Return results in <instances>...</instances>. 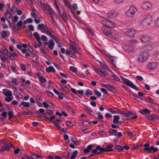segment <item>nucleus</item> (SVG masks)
<instances>
[{
	"label": "nucleus",
	"mask_w": 159,
	"mask_h": 159,
	"mask_svg": "<svg viewBox=\"0 0 159 159\" xmlns=\"http://www.w3.org/2000/svg\"><path fill=\"white\" fill-rule=\"evenodd\" d=\"M144 147L143 149L145 152H147L149 153H152V152H155L158 151L157 147H154L153 146H150L149 143H146L143 145Z\"/></svg>",
	"instance_id": "1"
},
{
	"label": "nucleus",
	"mask_w": 159,
	"mask_h": 159,
	"mask_svg": "<svg viewBox=\"0 0 159 159\" xmlns=\"http://www.w3.org/2000/svg\"><path fill=\"white\" fill-rule=\"evenodd\" d=\"M120 78L122 80V82L125 84L129 86L132 89L136 90H138V89L136 86L132 82L130 81L128 79H126L122 76H120Z\"/></svg>",
	"instance_id": "2"
},
{
	"label": "nucleus",
	"mask_w": 159,
	"mask_h": 159,
	"mask_svg": "<svg viewBox=\"0 0 159 159\" xmlns=\"http://www.w3.org/2000/svg\"><path fill=\"white\" fill-rule=\"evenodd\" d=\"M101 23L105 27L108 28L109 29L113 28L116 26L114 22L107 20H102Z\"/></svg>",
	"instance_id": "3"
},
{
	"label": "nucleus",
	"mask_w": 159,
	"mask_h": 159,
	"mask_svg": "<svg viewBox=\"0 0 159 159\" xmlns=\"http://www.w3.org/2000/svg\"><path fill=\"white\" fill-rule=\"evenodd\" d=\"M152 20V18L150 14L147 15L143 18L142 24L143 25H149Z\"/></svg>",
	"instance_id": "4"
},
{
	"label": "nucleus",
	"mask_w": 159,
	"mask_h": 159,
	"mask_svg": "<svg viewBox=\"0 0 159 159\" xmlns=\"http://www.w3.org/2000/svg\"><path fill=\"white\" fill-rule=\"evenodd\" d=\"M137 11V9L136 7L134 6H131L126 12V15L128 16L131 17L135 14Z\"/></svg>",
	"instance_id": "5"
},
{
	"label": "nucleus",
	"mask_w": 159,
	"mask_h": 159,
	"mask_svg": "<svg viewBox=\"0 0 159 159\" xmlns=\"http://www.w3.org/2000/svg\"><path fill=\"white\" fill-rule=\"evenodd\" d=\"M148 58V54L146 52L142 53L138 57V60L140 62L145 61Z\"/></svg>",
	"instance_id": "6"
},
{
	"label": "nucleus",
	"mask_w": 159,
	"mask_h": 159,
	"mask_svg": "<svg viewBox=\"0 0 159 159\" xmlns=\"http://www.w3.org/2000/svg\"><path fill=\"white\" fill-rule=\"evenodd\" d=\"M124 31L127 35L131 37H133L135 34V31L131 29H126Z\"/></svg>",
	"instance_id": "7"
},
{
	"label": "nucleus",
	"mask_w": 159,
	"mask_h": 159,
	"mask_svg": "<svg viewBox=\"0 0 159 159\" xmlns=\"http://www.w3.org/2000/svg\"><path fill=\"white\" fill-rule=\"evenodd\" d=\"M38 28L42 32L46 33L48 30L47 27L43 24H40L38 25Z\"/></svg>",
	"instance_id": "8"
},
{
	"label": "nucleus",
	"mask_w": 159,
	"mask_h": 159,
	"mask_svg": "<svg viewBox=\"0 0 159 159\" xmlns=\"http://www.w3.org/2000/svg\"><path fill=\"white\" fill-rule=\"evenodd\" d=\"M59 16L61 17L63 20V21L66 22L67 21V18L66 14V11L65 10H64L62 14H61V11H59V12H58Z\"/></svg>",
	"instance_id": "9"
},
{
	"label": "nucleus",
	"mask_w": 159,
	"mask_h": 159,
	"mask_svg": "<svg viewBox=\"0 0 159 159\" xmlns=\"http://www.w3.org/2000/svg\"><path fill=\"white\" fill-rule=\"evenodd\" d=\"M2 93L6 97H10L12 95L11 90L7 89H4L2 90Z\"/></svg>",
	"instance_id": "10"
},
{
	"label": "nucleus",
	"mask_w": 159,
	"mask_h": 159,
	"mask_svg": "<svg viewBox=\"0 0 159 159\" xmlns=\"http://www.w3.org/2000/svg\"><path fill=\"white\" fill-rule=\"evenodd\" d=\"M157 66V63L155 62H152L149 63L148 66V68L149 70H154Z\"/></svg>",
	"instance_id": "11"
},
{
	"label": "nucleus",
	"mask_w": 159,
	"mask_h": 159,
	"mask_svg": "<svg viewBox=\"0 0 159 159\" xmlns=\"http://www.w3.org/2000/svg\"><path fill=\"white\" fill-rule=\"evenodd\" d=\"M151 7V4L148 2H144L142 4V7L145 9H150Z\"/></svg>",
	"instance_id": "12"
},
{
	"label": "nucleus",
	"mask_w": 159,
	"mask_h": 159,
	"mask_svg": "<svg viewBox=\"0 0 159 159\" xmlns=\"http://www.w3.org/2000/svg\"><path fill=\"white\" fill-rule=\"evenodd\" d=\"M103 33L106 36H107L110 38H112L113 35L111 33L107 30L104 28H103L102 29Z\"/></svg>",
	"instance_id": "13"
},
{
	"label": "nucleus",
	"mask_w": 159,
	"mask_h": 159,
	"mask_svg": "<svg viewBox=\"0 0 159 159\" xmlns=\"http://www.w3.org/2000/svg\"><path fill=\"white\" fill-rule=\"evenodd\" d=\"M138 112L143 115L150 114L151 111L147 109L143 108L142 110H139Z\"/></svg>",
	"instance_id": "14"
},
{
	"label": "nucleus",
	"mask_w": 159,
	"mask_h": 159,
	"mask_svg": "<svg viewBox=\"0 0 159 159\" xmlns=\"http://www.w3.org/2000/svg\"><path fill=\"white\" fill-rule=\"evenodd\" d=\"M114 147V145L112 144H109L107 145L105 148L104 151L105 152H108L112 151L113 149H111Z\"/></svg>",
	"instance_id": "15"
},
{
	"label": "nucleus",
	"mask_w": 159,
	"mask_h": 159,
	"mask_svg": "<svg viewBox=\"0 0 159 159\" xmlns=\"http://www.w3.org/2000/svg\"><path fill=\"white\" fill-rule=\"evenodd\" d=\"M108 111L111 113L113 114H118L120 113V111L117 108H115L114 109L111 108H108Z\"/></svg>",
	"instance_id": "16"
},
{
	"label": "nucleus",
	"mask_w": 159,
	"mask_h": 159,
	"mask_svg": "<svg viewBox=\"0 0 159 159\" xmlns=\"http://www.w3.org/2000/svg\"><path fill=\"white\" fill-rule=\"evenodd\" d=\"M69 48L71 52L73 53H76L78 54H79V52L78 51L73 44H71L70 45Z\"/></svg>",
	"instance_id": "17"
},
{
	"label": "nucleus",
	"mask_w": 159,
	"mask_h": 159,
	"mask_svg": "<svg viewBox=\"0 0 159 159\" xmlns=\"http://www.w3.org/2000/svg\"><path fill=\"white\" fill-rule=\"evenodd\" d=\"M23 22L21 20L19 21L16 25L14 27V29L16 30V31H18L19 30V28L22 25Z\"/></svg>",
	"instance_id": "18"
},
{
	"label": "nucleus",
	"mask_w": 159,
	"mask_h": 159,
	"mask_svg": "<svg viewBox=\"0 0 159 159\" xmlns=\"http://www.w3.org/2000/svg\"><path fill=\"white\" fill-rule=\"evenodd\" d=\"M118 15V13L116 11H110L108 13L107 16L111 18L116 17Z\"/></svg>",
	"instance_id": "19"
},
{
	"label": "nucleus",
	"mask_w": 159,
	"mask_h": 159,
	"mask_svg": "<svg viewBox=\"0 0 159 159\" xmlns=\"http://www.w3.org/2000/svg\"><path fill=\"white\" fill-rule=\"evenodd\" d=\"M107 89L109 91L113 93H116L117 92V90L113 85H109Z\"/></svg>",
	"instance_id": "20"
},
{
	"label": "nucleus",
	"mask_w": 159,
	"mask_h": 159,
	"mask_svg": "<svg viewBox=\"0 0 159 159\" xmlns=\"http://www.w3.org/2000/svg\"><path fill=\"white\" fill-rule=\"evenodd\" d=\"M33 35L36 39L37 41L40 45L41 44V38L38 33L37 32H34L33 33Z\"/></svg>",
	"instance_id": "21"
},
{
	"label": "nucleus",
	"mask_w": 159,
	"mask_h": 159,
	"mask_svg": "<svg viewBox=\"0 0 159 159\" xmlns=\"http://www.w3.org/2000/svg\"><path fill=\"white\" fill-rule=\"evenodd\" d=\"M141 39V41L143 42H147L149 41L151 38L148 36L145 35L142 36Z\"/></svg>",
	"instance_id": "22"
},
{
	"label": "nucleus",
	"mask_w": 159,
	"mask_h": 159,
	"mask_svg": "<svg viewBox=\"0 0 159 159\" xmlns=\"http://www.w3.org/2000/svg\"><path fill=\"white\" fill-rule=\"evenodd\" d=\"M113 122L114 124H117L121 123L120 121H119L120 116H119L115 115L113 116Z\"/></svg>",
	"instance_id": "23"
},
{
	"label": "nucleus",
	"mask_w": 159,
	"mask_h": 159,
	"mask_svg": "<svg viewBox=\"0 0 159 159\" xmlns=\"http://www.w3.org/2000/svg\"><path fill=\"white\" fill-rule=\"evenodd\" d=\"M10 34V33L8 31H2L1 33V35L2 38L4 39L6 36H9Z\"/></svg>",
	"instance_id": "24"
},
{
	"label": "nucleus",
	"mask_w": 159,
	"mask_h": 159,
	"mask_svg": "<svg viewBox=\"0 0 159 159\" xmlns=\"http://www.w3.org/2000/svg\"><path fill=\"white\" fill-rule=\"evenodd\" d=\"M42 157V156L41 155L33 154L31 155L30 157H27L29 159H39L41 158Z\"/></svg>",
	"instance_id": "25"
},
{
	"label": "nucleus",
	"mask_w": 159,
	"mask_h": 159,
	"mask_svg": "<svg viewBox=\"0 0 159 159\" xmlns=\"http://www.w3.org/2000/svg\"><path fill=\"white\" fill-rule=\"evenodd\" d=\"M55 45L54 41L52 39H50L49 41L48 47L51 50H52Z\"/></svg>",
	"instance_id": "26"
},
{
	"label": "nucleus",
	"mask_w": 159,
	"mask_h": 159,
	"mask_svg": "<svg viewBox=\"0 0 159 159\" xmlns=\"http://www.w3.org/2000/svg\"><path fill=\"white\" fill-rule=\"evenodd\" d=\"M4 16L7 20L9 22L10 21H9L8 19H11L12 16L11 15L9 12L8 11H7L5 14Z\"/></svg>",
	"instance_id": "27"
},
{
	"label": "nucleus",
	"mask_w": 159,
	"mask_h": 159,
	"mask_svg": "<svg viewBox=\"0 0 159 159\" xmlns=\"http://www.w3.org/2000/svg\"><path fill=\"white\" fill-rule=\"evenodd\" d=\"M148 119L151 121L154 120L155 119H158V117L155 114H152L150 116H148Z\"/></svg>",
	"instance_id": "28"
},
{
	"label": "nucleus",
	"mask_w": 159,
	"mask_h": 159,
	"mask_svg": "<svg viewBox=\"0 0 159 159\" xmlns=\"http://www.w3.org/2000/svg\"><path fill=\"white\" fill-rule=\"evenodd\" d=\"M46 71L48 73L52 72L53 73L55 72V70L54 68L52 66H50L49 67L46 68Z\"/></svg>",
	"instance_id": "29"
},
{
	"label": "nucleus",
	"mask_w": 159,
	"mask_h": 159,
	"mask_svg": "<svg viewBox=\"0 0 159 159\" xmlns=\"http://www.w3.org/2000/svg\"><path fill=\"white\" fill-rule=\"evenodd\" d=\"M55 117H56V116L54 115V116H51L50 118H49V117L46 116H43V117L45 118L46 119H47L48 120H49V121L52 123H54L55 122L52 120L54 119H55Z\"/></svg>",
	"instance_id": "30"
},
{
	"label": "nucleus",
	"mask_w": 159,
	"mask_h": 159,
	"mask_svg": "<svg viewBox=\"0 0 159 159\" xmlns=\"http://www.w3.org/2000/svg\"><path fill=\"white\" fill-rule=\"evenodd\" d=\"M2 143L4 145L8 146L10 148H13L14 147V146L11 142H3Z\"/></svg>",
	"instance_id": "31"
},
{
	"label": "nucleus",
	"mask_w": 159,
	"mask_h": 159,
	"mask_svg": "<svg viewBox=\"0 0 159 159\" xmlns=\"http://www.w3.org/2000/svg\"><path fill=\"white\" fill-rule=\"evenodd\" d=\"M14 95L19 98H22L23 97L22 95L17 91V89L14 91Z\"/></svg>",
	"instance_id": "32"
},
{
	"label": "nucleus",
	"mask_w": 159,
	"mask_h": 159,
	"mask_svg": "<svg viewBox=\"0 0 159 159\" xmlns=\"http://www.w3.org/2000/svg\"><path fill=\"white\" fill-rule=\"evenodd\" d=\"M109 132V134L111 135L116 136L117 135V130L111 129H110Z\"/></svg>",
	"instance_id": "33"
},
{
	"label": "nucleus",
	"mask_w": 159,
	"mask_h": 159,
	"mask_svg": "<svg viewBox=\"0 0 159 159\" xmlns=\"http://www.w3.org/2000/svg\"><path fill=\"white\" fill-rule=\"evenodd\" d=\"M5 55L7 57H9L11 60H13L15 59V57H12V53L8 51L7 52L5 53Z\"/></svg>",
	"instance_id": "34"
},
{
	"label": "nucleus",
	"mask_w": 159,
	"mask_h": 159,
	"mask_svg": "<svg viewBox=\"0 0 159 159\" xmlns=\"http://www.w3.org/2000/svg\"><path fill=\"white\" fill-rule=\"evenodd\" d=\"M115 149L118 150V151L121 152L123 151V148L120 145H116L115 146Z\"/></svg>",
	"instance_id": "35"
},
{
	"label": "nucleus",
	"mask_w": 159,
	"mask_h": 159,
	"mask_svg": "<svg viewBox=\"0 0 159 159\" xmlns=\"http://www.w3.org/2000/svg\"><path fill=\"white\" fill-rule=\"evenodd\" d=\"M45 110L44 109L42 108H40L39 109V111L37 112V113L38 114H40L41 115L44 116H46V113L44 112Z\"/></svg>",
	"instance_id": "36"
},
{
	"label": "nucleus",
	"mask_w": 159,
	"mask_h": 159,
	"mask_svg": "<svg viewBox=\"0 0 159 159\" xmlns=\"http://www.w3.org/2000/svg\"><path fill=\"white\" fill-rule=\"evenodd\" d=\"M60 86L61 88L66 93L70 92L69 89L65 86L62 84H60Z\"/></svg>",
	"instance_id": "37"
},
{
	"label": "nucleus",
	"mask_w": 159,
	"mask_h": 159,
	"mask_svg": "<svg viewBox=\"0 0 159 159\" xmlns=\"http://www.w3.org/2000/svg\"><path fill=\"white\" fill-rule=\"evenodd\" d=\"M78 153V152L77 150H76L74 151L71 154L70 159H74L76 157Z\"/></svg>",
	"instance_id": "38"
},
{
	"label": "nucleus",
	"mask_w": 159,
	"mask_h": 159,
	"mask_svg": "<svg viewBox=\"0 0 159 159\" xmlns=\"http://www.w3.org/2000/svg\"><path fill=\"white\" fill-rule=\"evenodd\" d=\"M84 109L87 113L89 114L92 116H93V111L90 110L88 107H86L84 108Z\"/></svg>",
	"instance_id": "39"
},
{
	"label": "nucleus",
	"mask_w": 159,
	"mask_h": 159,
	"mask_svg": "<svg viewBox=\"0 0 159 159\" xmlns=\"http://www.w3.org/2000/svg\"><path fill=\"white\" fill-rule=\"evenodd\" d=\"M22 106L25 107H29L31 104L29 102H26L24 101L22 102Z\"/></svg>",
	"instance_id": "40"
},
{
	"label": "nucleus",
	"mask_w": 159,
	"mask_h": 159,
	"mask_svg": "<svg viewBox=\"0 0 159 159\" xmlns=\"http://www.w3.org/2000/svg\"><path fill=\"white\" fill-rule=\"evenodd\" d=\"M8 115L9 116L8 119L11 120V119L14 117L13 111H9L7 113Z\"/></svg>",
	"instance_id": "41"
},
{
	"label": "nucleus",
	"mask_w": 159,
	"mask_h": 159,
	"mask_svg": "<svg viewBox=\"0 0 159 159\" xmlns=\"http://www.w3.org/2000/svg\"><path fill=\"white\" fill-rule=\"evenodd\" d=\"M99 72H100V75L103 77H105V72L102 69L101 67H99Z\"/></svg>",
	"instance_id": "42"
},
{
	"label": "nucleus",
	"mask_w": 159,
	"mask_h": 159,
	"mask_svg": "<svg viewBox=\"0 0 159 159\" xmlns=\"http://www.w3.org/2000/svg\"><path fill=\"white\" fill-rule=\"evenodd\" d=\"M46 33L48 34L49 36H50L51 38H52L54 39H55V36L49 31V30Z\"/></svg>",
	"instance_id": "43"
},
{
	"label": "nucleus",
	"mask_w": 159,
	"mask_h": 159,
	"mask_svg": "<svg viewBox=\"0 0 159 159\" xmlns=\"http://www.w3.org/2000/svg\"><path fill=\"white\" fill-rule=\"evenodd\" d=\"M82 124L83 125L86 126H88V125H90L91 123H90L88 121L83 120H82Z\"/></svg>",
	"instance_id": "44"
},
{
	"label": "nucleus",
	"mask_w": 159,
	"mask_h": 159,
	"mask_svg": "<svg viewBox=\"0 0 159 159\" xmlns=\"http://www.w3.org/2000/svg\"><path fill=\"white\" fill-rule=\"evenodd\" d=\"M70 139L71 141L74 143V144H75V143L77 141V138L75 136L72 135L70 137Z\"/></svg>",
	"instance_id": "45"
},
{
	"label": "nucleus",
	"mask_w": 159,
	"mask_h": 159,
	"mask_svg": "<svg viewBox=\"0 0 159 159\" xmlns=\"http://www.w3.org/2000/svg\"><path fill=\"white\" fill-rule=\"evenodd\" d=\"M92 92L89 90H87L85 92V95L87 97H89L90 96L92 95Z\"/></svg>",
	"instance_id": "46"
},
{
	"label": "nucleus",
	"mask_w": 159,
	"mask_h": 159,
	"mask_svg": "<svg viewBox=\"0 0 159 159\" xmlns=\"http://www.w3.org/2000/svg\"><path fill=\"white\" fill-rule=\"evenodd\" d=\"M99 63L100 65L102 66L104 68L107 70L108 69V67L106 65H105L103 62H102L101 61H99Z\"/></svg>",
	"instance_id": "47"
},
{
	"label": "nucleus",
	"mask_w": 159,
	"mask_h": 159,
	"mask_svg": "<svg viewBox=\"0 0 159 159\" xmlns=\"http://www.w3.org/2000/svg\"><path fill=\"white\" fill-rule=\"evenodd\" d=\"M39 80L42 83H45L46 82L47 80L42 76H40L39 78Z\"/></svg>",
	"instance_id": "48"
},
{
	"label": "nucleus",
	"mask_w": 159,
	"mask_h": 159,
	"mask_svg": "<svg viewBox=\"0 0 159 159\" xmlns=\"http://www.w3.org/2000/svg\"><path fill=\"white\" fill-rule=\"evenodd\" d=\"M10 82L11 83L14 84L16 86H17L18 84L16 80V79H11V80L10 81Z\"/></svg>",
	"instance_id": "49"
},
{
	"label": "nucleus",
	"mask_w": 159,
	"mask_h": 159,
	"mask_svg": "<svg viewBox=\"0 0 159 159\" xmlns=\"http://www.w3.org/2000/svg\"><path fill=\"white\" fill-rule=\"evenodd\" d=\"M47 11L49 15L52 14V9L49 6H48V8H46Z\"/></svg>",
	"instance_id": "50"
},
{
	"label": "nucleus",
	"mask_w": 159,
	"mask_h": 159,
	"mask_svg": "<svg viewBox=\"0 0 159 159\" xmlns=\"http://www.w3.org/2000/svg\"><path fill=\"white\" fill-rule=\"evenodd\" d=\"M96 148L97 150H98L101 151H104L105 148H102L100 145L97 146Z\"/></svg>",
	"instance_id": "51"
},
{
	"label": "nucleus",
	"mask_w": 159,
	"mask_h": 159,
	"mask_svg": "<svg viewBox=\"0 0 159 159\" xmlns=\"http://www.w3.org/2000/svg\"><path fill=\"white\" fill-rule=\"evenodd\" d=\"M153 99L150 97L148 98V99L147 100V102L149 103L153 104Z\"/></svg>",
	"instance_id": "52"
},
{
	"label": "nucleus",
	"mask_w": 159,
	"mask_h": 159,
	"mask_svg": "<svg viewBox=\"0 0 159 159\" xmlns=\"http://www.w3.org/2000/svg\"><path fill=\"white\" fill-rule=\"evenodd\" d=\"M13 98L10 97H7L5 98V100L7 102H10L12 100Z\"/></svg>",
	"instance_id": "53"
},
{
	"label": "nucleus",
	"mask_w": 159,
	"mask_h": 159,
	"mask_svg": "<svg viewBox=\"0 0 159 159\" xmlns=\"http://www.w3.org/2000/svg\"><path fill=\"white\" fill-rule=\"evenodd\" d=\"M2 148H3V149L4 151H9L10 150V148L8 147V146H3L2 147Z\"/></svg>",
	"instance_id": "54"
},
{
	"label": "nucleus",
	"mask_w": 159,
	"mask_h": 159,
	"mask_svg": "<svg viewBox=\"0 0 159 159\" xmlns=\"http://www.w3.org/2000/svg\"><path fill=\"white\" fill-rule=\"evenodd\" d=\"M94 93L97 95L99 97H100L101 96V93L98 91L95 90L94 92Z\"/></svg>",
	"instance_id": "55"
},
{
	"label": "nucleus",
	"mask_w": 159,
	"mask_h": 159,
	"mask_svg": "<svg viewBox=\"0 0 159 159\" xmlns=\"http://www.w3.org/2000/svg\"><path fill=\"white\" fill-rule=\"evenodd\" d=\"M43 105L44 107L45 108H48L49 107H50V108H52V107L50 106V105H48L46 102H43Z\"/></svg>",
	"instance_id": "56"
},
{
	"label": "nucleus",
	"mask_w": 159,
	"mask_h": 159,
	"mask_svg": "<svg viewBox=\"0 0 159 159\" xmlns=\"http://www.w3.org/2000/svg\"><path fill=\"white\" fill-rule=\"evenodd\" d=\"M70 70L73 72H76L77 68L72 66H70Z\"/></svg>",
	"instance_id": "57"
},
{
	"label": "nucleus",
	"mask_w": 159,
	"mask_h": 159,
	"mask_svg": "<svg viewBox=\"0 0 159 159\" xmlns=\"http://www.w3.org/2000/svg\"><path fill=\"white\" fill-rule=\"evenodd\" d=\"M86 30L92 36L94 35V33L93 31L89 28H87Z\"/></svg>",
	"instance_id": "58"
},
{
	"label": "nucleus",
	"mask_w": 159,
	"mask_h": 159,
	"mask_svg": "<svg viewBox=\"0 0 159 159\" xmlns=\"http://www.w3.org/2000/svg\"><path fill=\"white\" fill-rule=\"evenodd\" d=\"M57 95L59 99L62 100L63 99L64 94L63 93H59V94H58V95Z\"/></svg>",
	"instance_id": "59"
},
{
	"label": "nucleus",
	"mask_w": 159,
	"mask_h": 159,
	"mask_svg": "<svg viewBox=\"0 0 159 159\" xmlns=\"http://www.w3.org/2000/svg\"><path fill=\"white\" fill-rule=\"evenodd\" d=\"M46 111L47 113L49 115H52L53 114V112L52 111L50 110H46Z\"/></svg>",
	"instance_id": "60"
},
{
	"label": "nucleus",
	"mask_w": 159,
	"mask_h": 159,
	"mask_svg": "<svg viewBox=\"0 0 159 159\" xmlns=\"http://www.w3.org/2000/svg\"><path fill=\"white\" fill-rule=\"evenodd\" d=\"M129 43L131 44H133L134 43H137L138 41L135 39H131L129 41Z\"/></svg>",
	"instance_id": "61"
},
{
	"label": "nucleus",
	"mask_w": 159,
	"mask_h": 159,
	"mask_svg": "<svg viewBox=\"0 0 159 159\" xmlns=\"http://www.w3.org/2000/svg\"><path fill=\"white\" fill-rule=\"evenodd\" d=\"M17 10H18V9H17V8L15 6H13L11 7V11H13L15 12L17 11Z\"/></svg>",
	"instance_id": "62"
},
{
	"label": "nucleus",
	"mask_w": 159,
	"mask_h": 159,
	"mask_svg": "<svg viewBox=\"0 0 159 159\" xmlns=\"http://www.w3.org/2000/svg\"><path fill=\"white\" fill-rule=\"evenodd\" d=\"M111 77H112L114 78V79L117 81H120V79L118 78V77H116V76L114 75H112L111 76Z\"/></svg>",
	"instance_id": "63"
},
{
	"label": "nucleus",
	"mask_w": 159,
	"mask_h": 159,
	"mask_svg": "<svg viewBox=\"0 0 159 159\" xmlns=\"http://www.w3.org/2000/svg\"><path fill=\"white\" fill-rule=\"evenodd\" d=\"M20 150L19 148H17L14 151V153L15 154H17L19 153Z\"/></svg>",
	"instance_id": "64"
}]
</instances>
